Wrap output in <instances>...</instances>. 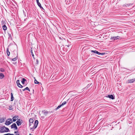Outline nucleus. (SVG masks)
Here are the masks:
<instances>
[{
  "instance_id": "obj_37",
  "label": "nucleus",
  "mask_w": 135,
  "mask_h": 135,
  "mask_svg": "<svg viewBox=\"0 0 135 135\" xmlns=\"http://www.w3.org/2000/svg\"><path fill=\"white\" fill-rule=\"evenodd\" d=\"M25 90H26V89H25H25H23V91H25Z\"/></svg>"
},
{
  "instance_id": "obj_32",
  "label": "nucleus",
  "mask_w": 135,
  "mask_h": 135,
  "mask_svg": "<svg viewBox=\"0 0 135 135\" xmlns=\"http://www.w3.org/2000/svg\"><path fill=\"white\" fill-rule=\"evenodd\" d=\"M8 135H14L13 134H10L9 133H7Z\"/></svg>"
},
{
  "instance_id": "obj_1",
  "label": "nucleus",
  "mask_w": 135,
  "mask_h": 135,
  "mask_svg": "<svg viewBox=\"0 0 135 135\" xmlns=\"http://www.w3.org/2000/svg\"><path fill=\"white\" fill-rule=\"evenodd\" d=\"M9 130L8 128L5 127H2L0 128V133H4L8 132Z\"/></svg>"
},
{
  "instance_id": "obj_17",
  "label": "nucleus",
  "mask_w": 135,
  "mask_h": 135,
  "mask_svg": "<svg viewBox=\"0 0 135 135\" xmlns=\"http://www.w3.org/2000/svg\"><path fill=\"white\" fill-rule=\"evenodd\" d=\"M26 81V80L25 79L23 78L22 79V80L21 81L22 83L23 84H24L25 82Z\"/></svg>"
},
{
  "instance_id": "obj_9",
  "label": "nucleus",
  "mask_w": 135,
  "mask_h": 135,
  "mask_svg": "<svg viewBox=\"0 0 135 135\" xmlns=\"http://www.w3.org/2000/svg\"><path fill=\"white\" fill-rule=\"evenodd\" d=\"M107 97H108L112 99H114V97L112 95H108Z\"/></svg>"
},
{
  "instance_id": "obj_14",
  "label": "nucleus",
  "mask_w": 135,
  "mask_h": 135,
  "mask_svg": "<svg viewBox=\"0 0 135 135\" xmlns=\"http://www.w3.org/2000/svg\"><path fill=\"white\" fill-rule=\"evenodd\" d=\"M4 76V75L3 73H0V78L1 79H3Z\"/></svg>"
},
{
  "instance_id": "obj_26",
  "label": "nucleus",
  "mask_w": 135,
  "mask_h": 135,
  "mask_svg": "<svg viewBox=\"0 0 135 135\" xmlns=\"http://www.w3.org/2000/svg\"><path fill=\"white\" fill-rule=\"evenodd\" d=\"M66 102H64L61 104V105L62 106H63L64 105L66 104Z\"/></svg>"
},
{
  "instance_id": "obj_3",
  "label": "nucleus",
  "mask_w": 135,
  "mask_h": 135,
  "mask_svg": "<svg viewBox=\"0 0 135 135\" xmlns=\"http://www.w3.org/2000/svg\"><path fill=\"white\" fill-rule=\"evenodd\" d=\"M120 38V37L118 36H112L111 37L110 39L111 40H115L119 39Z\"/></svg>"
},
{
  "instance_id": "obj_7",
  "label": "nucleus",
  "mask_w": 135,
  "mask_h": 135,
  "mask_svg": "<svg viewBox=\"0 0 135 135\" xmlns=\"http://www.w3.org/2000/svg\"><path fill=\"white\" fill-rule=\"evenodd\" d=\"M12 122H11L10 121H9L7 119L6 120L5 122V124L7 125H8L11 124V123Z\"/></svg>"
},
{
  "instance_id": "obj_30",
  "label": "nucleus",
  "mask_w": 135,
  "mask_h": 135,
  "mask_svg": "<svg viewBox=\"0 0 135 135\" xmlns=\"http://www.w3.org/2000/svg\"><path fill=\"white\" fill-rule=\"evenodd\" d=\"M15 133H17L16 135H19V134H18V131L15 132Z\"/></svg>"
},
{
  "instance_id": "obj_13",
  "label": "nucleus",
  "mask_w": 135,
  "mask_h": 135,
  "mask_svg": "<svg viewBox=\"0 0 135 135\" xmlns=\"http://www.w3.org/2000/svg\"><path fill=\"white\" fill-rule=\"evenodd\" d=\"M134 81H135V79H132L130 80H128V82L129 83H132Z\"/></svg>"
},
{
  "instance_id": "obj_31",
  "label": "nucleus",
  "mask_w": 135,
  "mask_h": 135,
  "mask_svg": "<svg viewBox=\"0 0 135 135\" xmlns=\"http://www.w3.org/2000/svg\"><path fill=\"white\" fill-rule=\"evenodd\" d=\"M32 123H30L29 122V126H31Z\"/></svg>"
},
{
  "instance_id": "obj_34",
  "label": "nucleus",
  "mask_w": 135,
  "mask_h": 135,
  "mask_svg": "<svg viewBox=\"0 0 135 135\" xmlns=\"http://www.w3.org/2000/svg\"><path fill=\"white\" fill-rule=\"evenodd\" d=\"M125 6L126 7L128 6L129 5L128 4H127L125 5Z\"/></svg>"
},
{
  "instance_id": "obj_42",
  "label": "nucleus",
  "mask_w": 135,
  "mask_h": 135,
  "mask_svg": "<svg viewBox=\"0 0 135 135\" xmlns=\"http://www.w3.org/2000/svg\"><path fill=\"white\" fill-rule=\"evenodd\" d=\"M60 39H61V37H60Z\"/></svg>"
},
{
  "instance_id": "obj_39",
  "label": "nucleus",
  "mask_w": 135,
  "mask_h": 135,
  "mask_svg": "<svg viewBox=\"0 0 135 135\" xmlns=\"http://www.w3.org/2000/svg\"><path fill=\"white\" fill-rule=\"evenodd\" d=\"M3 135H7V134H4Z\"/></svg>"
},
{
  "instance_id": "obj_6",
  "label": "nucleus",
  "mask_w": 135,
  "mask_h": 135,
  "mask_svg": "<svg viewBox=\"0 0 135 135\" xmlns=\"http://www.w3.org/2000/svg\"><path fill=\"white\" fill-rule=\"evenodd\" d=\"M38 121L36 120L35 121V123L33 126L35 128H36L38 125Z\"/></svg>"
},
{
  "instance_id": "obj_35",
  "label": "nucleus",
  "mask_w": 135,
  "mask_h": 135,
  "mask_svg": "<svg viewBox=\"0 0 135 135\" xmlns=\"http://www.w3.org/2000/svg\"><path fill=\"white\" fill-rule=\"evenodd\" d=\"M36 61L37 63V64H38V59H37L36 60Z\"/></svg>"
},
{
  "instance_id": "obj_23",
  "label": "nucleus",
  "mask_w": 135,
  "mask_h": 135,
  "mask_svg": "<svg viewBox=\"0 0 135 135\" xmlns=\"http://www.w3.org/2000/svg\"><path fill=\"white\" fill-rule=\"evenodd\" d=\"M36 128H35V127H34V126H33L32 127H31L30 128V129L32 131H33L34 129H35Z\"/></svg>"
},
{
  "instance_id": "obj_36",
  "label": "nucleus",
  "mask_w": 135,
  "mask_h": 135,
  "mask_svg": "<svg viewBox=\"0 0 135 135\" xmlns=\"http://www.w3.org/2000/svg\"><path fill=\"white\" fill-rule=\"evenodd\" d=\"M128 4V5H129V6H130V5H131L132 4L131 3H129V4Z\"/></svg>"
},
{
  "instance_id": "obj_20",
  "label": "nucleus",
  "mask_w": 135,
  "mask_h": 135,
  "mask_svg": "<svg viewBox=\"0 0 135 135\" xmlns=\"http://www.w3.org/2000/svg\"><path fill=\"white\" fill-rule=\"evenodd\" d=\"M33 119L31 118L29 120V122L30 123H33Z\"/></svg>"
},
{
  "instance_id": "obj_24",
  "label": "nucleus",
  "mask_w": 135,
  "mask_h": 135,
  "mask_svg": "<svg viewBox=\"0 0 135 135\" xmlns=\"http://www.w3.org/2000/svg\"><path fill=\"white\" fill-rule=\"evenodd\" d=\"M7 55L8 56H9L10 54V52L8 51V49H7Z\"/></svg>"
},
{
  "instance_id": "obj_18",
  "label": "nucleus",
  "mask_w": 135,
  "mask_h": 135,
  "mask_svg": "<svg viewBox=\"0 0 135 135\" xmlns=\"http://www.w3.org/2000/svg\"><path fill=\"white\" fill-rule=\"evenodd\" d=\"M4 122V120L3 118H0V123H2Z\"/></svg>"
},
{
  "instance_id": "obj_33",
  "label": "nucleus",
  "mask_w": 135,
  "mask_h": 135,
  "mask_svg": "<svg viewBox=\"0 0 135 135\" xmlns=\"http://www.w3.org/2000/svg\"><path fill=\"white\" fill-rule=\"evenodd\" d=\"M7 119L9 121H11L12 120V119H11L10 118L8 119Z\"/></svg>"
},
{
  "instance_id": "obj_22",
  "label": "nucleus",
  "mask_w": 135,
  "mask_h": 135,
  "mask_svg": "<svg viewBox=\"0 0 135 135\" xmlns=\"http://www.w3.org/2000/svg\"><path fill=\"white\" fill-rule=\"evenodd\" d=\"M34 83L35 84H38L39 83V82L37 81L36 79L35 80Z\"/></svg>"
},
{
  "instance_id": "obj_38",
  "label": "nucleus",
  "mask_w": 135,
  "mask_h": 135,
  "mask_svg": "<svg viewBox=\"0 0 135 135\" xmlns=\"http://www.w3.org/2000/svg\"><path fill=\"white\" fill-rule=\"evenodd\" d=\"M78 94H73V95H78Z\"/></svg>"
},
{
  "instance_id": "obj_21",
  "label": "nucleus",
  "mask_w": 135,
  "mask_h": 135,
  "mask_svg": "<svg viewBox=\"0 0 135 135\" xmlns=\"http://www.w3.org/2000/svg\"><path fill=\"white\" fill-rule=\"evenodd\" d=\"M31 49H32V50H31V55H32V56L33 57V58L34 59H35V58L34 57V55L33 53L32 50V48Z\"/></svg>"
},
{
  "instance_id": "obj_19",
  "label": "nucleus",
  "mask_w": 135,
  "mask_h": 135,
  "mask_svg": "<svg viewBox=\"0 0 135 135\" xmlns=\"http://www.w3.org/2000/svg\"><path fill=\"white\" fill-rule=\"evenodd\" d=\"M17 58H18V57L17 58V56L15 57L14 58L12 59V61H15L17 60Z\"/></svg>"
},
{
  "instance_id": "obj_8",
  "label": "nucleus",
  "mask_w": 135,
  "mask_h": 135,
  "mask_svg": "<svg viewBox=\"0 0 135 135\" xmlns=\"http://www.w3.org/2000/svg\"><path fill=\"white\" fill-rule=\"evenodd\" d=\"M37 4L38 6L41 8L43 9L42 7L41 6V3L39 2L38 0H36Z\"/></svg>"
},
{
  "instance_id": "obj_12",
  "label": "nucleus",
  "mask_w": 135,
  "mask_h": 135,
  "mask_svg": "<svg viewBox=\"0 0 135 135\" xmlns=\"http://www.w3.org/2000/svg\"><path fill=\"white\" fill-rule=\"evenodd\" d=\"M91 52H93L94 53H95L97 54L98 55H100V53L97 51L96 50H91Z\"/></svg>"
},
{
  "instance_id": "obj_10",
  "label": "nucleus",
  "mask_w": 135,
  "mask_h": 135,
  "mask_svg": "<svg viewBox=\"0 0 135 135\" xmlns=\"http://www.w3.org/2000/svg\"><path fill=\"white\" fill-rule=\"evenodd\" d=\"M18 117L17 116H15L13 117V122L17 120L18 119Z\"/></svg>"
},
{
  "instance_id": "obj_27",
  "label": "nucleus",
  "mask_w": 135,
  "mask_h": 135,
  "mask_svg": "<svg viewBox=\"0 0 135 135\" xmlns=\"http://www.w3.org/2000/svg\"><path fill=\"white\" fill-rule=\"evenodd\" d=\"M25 89H26V90H28L29 91H30V90L28 88V87H26L25 88Z\"/></svg>"
},
{
  "instance_id": "obj_28",
  "label": "nucleus",
  "mask_w": 135,
  "mask_h": 135,
  "mask_svg": "<svg viewBox=\"0 0 135 135\" xmlns=\"http://www.w3.org/2000/svg\"><path fill=\"white\" fill-rule=\"evenodd\" d=\"M0 71L2 72H3L4 71V70L3 68H1L0 69Z\"/></svg>"
},
{
  "instance_id": "obj_4",
  "label": "nucleus",
  "mask_w": 135,
  "mask_h": 135,
  "mask_svg": "<svg viewBox=\"0 0 135 135\" xmlns=\"http://www.w3.org/2000/svg\"><path fill=\"white\" fill-rule=\"evenodd\" d=\"M16 83L17 84V86L19 87L22 88L23 87V86L20 83V81L19 80H17V81Z\"/></svg>"
},
{
  "instance_id": "obj_29",
  "label": "nucleus",
  "mask_w": 135,
  "mask_h": 135,
  "mask_svg": "<svg viewBox=\"0 0 135 135\" xmlns=\"http://www.w3.org/2000/svg\"><path fill=\"white\" fill-rule=\"evenodd\" d=\"M105 54V53H100V55H103Z\"/></svg>"
},
{
  "instance_id": "obj_41",
  "label": "nucleus",
  "mask_w": 135,
  "mask_h": 135,
  "mask_svg": "<svg viewBox=\"0 0 135 135\" xmlns=\"http://www.w3.org/2000/svg\"><path fill=\"white\" fill-rule=\"evenodd\" d=\"M67 46H68V47H69V45Z\"/></svg>"
},
{
  "instance_id": "obj_25",
  "label": "nucleus",
  "mask_w": 135,
  "mask_h": 135,
  "mask_svg": "<svg viewBox=\"0 0 135 135\" xmlns=\"http://www.w3.org/2000/svg\"><path fill=\"white\" fill-rule=\"evenodd\" d=\"M62 106L61 104L59 105L56 109H57L60 108Z\"/></svg>"
},
{
  "instance_id": "obj_5",
  "label": "nucleus",
  "mask_w": 135,
  "mask_h": 135,
  "mask_svg": "<svg viewBox=\"0 0 135 135\" xmlns=\"http://www.w3.org/2000/svg\"><path fill=\"white\" fill-rule=\"evenodd\" d=\"M11 128H14L15 129H17L18 128L16 124L14 123L11 126Z\"/></svg>"
},
{
  "instance_id": "obj_15",
  "label": "nucleus",
  "mask_w": 135,
  "mask_h": 135,
  "mask_svg": "<svg viewBox=\"0 0 135 135\" xmlns=\"http://www.w3.org/2000/svg\"><path fill=\"white\" fill-rule=\"evenodd\" d=\"M2 28L4 30H6L7 29V27L5 25H4L2 26Z\"/></svg>"
},
{
  "instance_id": "obj_2",
  "label": "nucleus",
  "mask_w": 135,
  "mask_h": 135,
  "mask_svg": "<svg viewBox=\"0 0 135 135\" xmlns=\"http://www.w3.org/2000/svg\"><path fill=\"white\" fill-rule=\"evenodd\" d=\"M18 126L21 125L22 123V120L20 119H18L16 122Z\"/></svg>"
},
{
  "instance_id": "obj_11",
  "label": "nucleus",
  "mask_w": 135,
  "mask_h": 135,
  "mask_svg": "<svg viewBox=\"0 0 135 135\" xmlns=\"http://www.w3.org/2000/svg\"><path fill=\"white\" fill-rule=\"evenodd\" d=\"M42 112L44 115H46L49 113V112L46 110H44L42 111Z\"/></svg>"
},
{
  "instance_id": "obj_16",
  "label": "nucleus",
  "mask_w": 135,
  "mask_h": 135,
  "mask_svg": "<svg viewBox=\"0 0 135 135\" xmlns=\"http://www.w3.org/2000/svg\"><path fill=\"white\" fill-rule=\"evenodd\" d=\"M11 101H13V94L12 93H11Z\"/></svg>"
},
{
  "instance_id": "obj_40",
  "label": "nucleus",
  "mask_w": 135,
  "mask_h": 135,
  "mask_svg": "<svg viewBox=\"0 0 135 135\" xmlns=\"http://www.w3.org/2000/svg\"><path fill=\"white\" fill-rule=\"evenodd\" d=\"M29 135H32V134H29Z\"/></svg>"
}]
</instances>
